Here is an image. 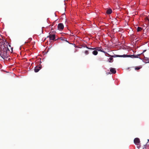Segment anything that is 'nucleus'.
<instances>
[{"mask_svg": "<svg viewBox=\"0 0 149 149\" xmlns=\"http://www.w3.org/2000/svg\"><path fill=\"white\" fill-rule=\"evenodd\" d=\"M140 140L139 138H136L134 139V143L137 145V147L139 148L141 147V145H140Z\"/></svg>", "mask_w": 149, "mask_h": 149, "instance_id": "nucleus-1", "label": "nucleus"}, {"mask_svg": "<svg viewBox=\"0 0 149 149\" xmlns=\"http://www.w3.org/2000/svg\"><path fill=\"white\" fill-rule=\"evenodd\" d=\"M0 55L1 57L3 59L7 58L8 57V56L7 54V53L5 51L1 52L0 54Z\"/></svg>", "mask_w": 149, "mask_h": 149, "instance_id": "nucleus-2", "label": "nucleus"}, {"mask_svg": "<svg viewBox=\"0 0 149 149\" xmlns=\"http://www.w3.org/2000/svg\"><path fill=\"white\" fill-rule=\"evenodd\" d=\"M49 34V36H48L47 38L49 37L50 40H54L55 39V34H51L50 33Z\"/></svg>", "mask_w": 149, "mask_h": 149, "instance_id": "nucleus-3", "label": "nucleus"}, {"mask_svg": "<svg viewBox=\"0 0 149 149\" xmlns=\"http://www.w3.org/2000/svg\"><path fill=\"white\" fill-rule=\"evenodd\" d=\"M41 65H39L38 66H36V67L34 69V71L36 72H38L40 70L41 68Z\"/></svg>", "mask_w": 149, "mask_h": 149, "instance_id": "nucleus-4", "label": "nucleus"}, {"mask_svg": "<svg viewBox=\"0 0 149 149\" xmlns=\"http://www.w3.org/2000/svg\"><path fill=\"white\" fill-rule=\"evenodd\" d=\"M58 28L59 30L63 29L64 28L63 24L62 23H59L58 25Z\"/></svg>", "mask_w": 149, "mask_h": 149, "instance_id": "nucleus-5", "label": "nucleus"}, {"mask_svg": "<svg viewBox=\"0 0 149 149\" xmlns=\"http://www.w3.org/2000/svg\"><path fill=\"white\" fill-rule=\"evenodd\" d=\"M140 54H138L136 55H130V57L133 58H139V57L140 56Z\"/></svg>", "mask_w": 149, "mask_h": 149, "instance_id": "nucleus-6", "label": "nucleus"}, {"mask_svg": "<svg viewBox=\"0 0 149 149\" xmlns=\"http://www.w3.org/2000/svg\"><path fill=\"white\" fill-rule=\"evenodd\" d=\"M110 72L113 74H115L116 72V71L114 68H111L110 69Z\"/></svg>", "mask_w": 149, "mask_h": 149, "instance_id": "nucleus-7", "label": "nucleus"}, {"mask_svg": "<svg viewBox=\"0 0 149 149\" xmlns=\"http://www.w3.org/2000/svg\"><path fill=\"white\" fill-rule=\"evenodd\" d=\"M109 56H111L112 57H122V55H114Z\"/></svg>", "mask_w": 149, "mask_h": 149, "instance_id": "nucleus-8", "label": "nucleus"}, {"mask_svg": "<svg viewBox=\"0 0 149 149\" xmlns=\"http://www.w3.org/2000/svg\"><path fill=\"white\" fill-rule=\"evenodd\" d=\"M112 12V10L111 9H109L107 10L106 13L108 14H111Z\"/></svg>", "mask_w": 149, "mask_h": 149, "instance_id": "nucleus-9", "label": "nucleus"}, {"mask_svg": "<svg viewBox=\"0 0 149 149\" xmlns=\"http://www.w3.org/2000/svg\"><path fill=\"white\" fill-rule=\"evenodd\" d=\"M144 62L146 63H149V62H149L148 58H145L144 59Z\"/></svg>", "mask_w": 149, "mask_h": 149, "instance_id": "nucleus-10", "label": "nucleus"}, {"mask_svg": "<svg viewBox=\"0 0 149 149\" xmlns=\"http://www.w3.org/2000/svg\"><path fill=\"white\" fill-rule=\"evenodd\" d=\"M92 53L93 55H96L97 54L98 52L96 50L93 51L92 52Z\"/></svg>", "mask_w": 149, "mask_h": 149, "instance_id": "nucleus-11", "label": "nucleus"}, {"mask_svg": "<svg viewBox=\"0 0 149 149\" xmlns=\"http://www.w3.org/2000/svg\"><path fill=\"white\" fill-rule=\"evenodd\" d=\"M113 61V58L112 57H111L109 59V62L112 63Z\"/></svg>", "mask_w": 149, "mask_h": 149, "instance_id": "nucleus-12", "label": "nucleus"}, {"mask_svg": "<svg viewBox=\"0 0 149 149\" xmlns=\"http://www.w3.org/2000/svg\"><path fill=\"white\" fill-rule=\"evenodd\" d=\"M96 50L97 51H100L101 52H102V50H103L100 49V48L99 47L96 48Z\"/></svg>", "mask_w": 149, "mask_h": 149, "instance_id": "nucleus-13", "label": "nucleus"}, {"mask_svg": "<svg viewBox=\"0 0 149 149\" xmlns=\"http://www.w3.org/2000/svg\"><path fill=\"white\" fill-rule=\"evenodd\" d=\"M130 55H122V57H130Z\"/></svg>", "mask_w": 149, "mask_h": 149, "instance_id": "nucleus-14", "label": "nucleus"}, {"mask_svg": "<svg viewBox=\"0 0 149 149\" xmlns=\"http://www.w3.org/2000/svg\"><path fill=\"white\" fill-rule=\"evenodd\" d=\"M142 29V28L141 27H138L137 28V31H141Z\"/></svg>", "mask_w": 149, "mask_h": 149, "instance_id": "nucleus-15", "label": "nucleus"}, {"mask_svg": "<svg viewBox=\"0 0 149 149\" xmlns=\"http://www.w3.org/2000/svg\"><path fill=\"white\" fill-rule=\"evenodd\" d=\"M148 146H147L146 145H144L143 147V149H146L148 147Z\"/></svg>", "mask_w": 149, "mask_h": 149, "instance_id": "nucleus-16", "label": "nucleus"}, {"mask_svg": "<svg viewBox=\"0 0 149 149\" xmlns=\"http://www.w3.org/2000/svg\"><path fill=\"white\" fill-rule=\"evenodd\" d=\"M86 47L88 49H90L91 50L96 49V48H90L88 47L87 46H86Z\"/></svg>", "mask_w": 149, "mask_h": 149, "instance_id": "nucleus-17", "label": "nucleus"}, {"mask_svg": "<svg viewBox=\"0 0 149 149\" xmlns=\"http://www.w3.org/2000/svg\"><path fill=\"white\" fill-rule=\"evenodd\" d=\"M144 19L146 20H148V22H149V18L148 17H146Z\"/></svg>", "mask_w": 149, "mask_h": 149, "instance_id": "nucleus-18", "label": "nucleus"}, {"mask_svg": "<svg viewBox=\"0 0 149 149\" xmlns=\"http://www.w3.org/2000/svg\"><path fill=\"white\" fill-rule=\"evenodd\" d=\"M61 40H65V38L63 37L59 38Z\"/></svg>", "mask_w": 149, "mask_h": 149, "instance_id": "nucleus-19", "label": "nucleus"}, {"mask_svg": "<svg viewBox=\"0 0 149 149\" xmlns=\"http://www.w3.org/2000/svg\"><path fill=\"white\" fill-rule=\"evenodd\" d=\"M85 53V54L86 55H87L89 53H88V52L87 51V50H86L85 51V52H84Z\"/></svg>", "mask_w": 149, "mask_h": 149, "instance_id": "nucleus-20", "label": "nucleus"}, {"mask_svg": "<svg viewBox=\"0 0 149 149\" xmlns=\"http://www.w3.org/2000/svg\"><path fill=\"white\" fill-rule=\"evenodd\" d=\"M102 52H104L105 54H106L107 55H109V56H110V55H109V54H108L107 52H105L104 51H103V50H102Z\"/></svg>", "mask_w": 149, "mask_h": 149, "instance_id": "nucleus-21", "label": "nucleus"}, {"mask_svg": "<svg viewBox=\"0 0 149 149\" xmlns=\"http://www.w3.org/2000/svg\"><path fill=\"white\" fill-rule=\"evenodd\" d=\"M140 68H141L140 67H137L135 68V69L136 70H139Z\"/></svg>", "mask_w": 149, "mask_h": 149, "instance_id": "nucleus-22", "label": "nucleus"}, {"mask_svg": "<svg viewBox=\"0 0 149 149\" xmlns=\"http://www.w3.org/2000/svg\"><path fill=\"white\" fill-rule=\"evenodd\" d=\"M148 141L147 142V144H148V145H149V140H148Z\"/></svg>", "mask_w": 149, "mask_h": 149, "instance_id": "nucleus-23", "label": "nucleus"}, {"mask_svg": "<svg viewBox=\"0 0 149 149\" xmlns=\"http://www.w3.org/2000/svg\"><path fill=\"white\" fill-rule=\"evenodd\" d=\"M64 41H65L66 42H68L66 39H65Z\"/></svg>", "mask_w": 149, "mask_h": 149, "instance_id": "nucleus-24", "label": "nucleus"}, {"mask_svg": "<svg viewBox=\"0 0 149 149\" xmlns=\"http://www.w3.org/2000/svg\"><path fill=\"white\" fill-rule=\"evenodd\" d=\"M146 51V50H144V51H143V53H144V52H145Z\"/></svg>", "mask_w": 149, "mask_h": 149, "instance_id": "nucleus-25", "label": "nucleus"}, {"mask_svg": "<svg viewBox=\"0 0 149 149\" xmlns=\"http://www.w3.org/2000/svg\"><path fill=\"white\" fill-rule=\"evenodd\" d=\"M58 38L57 39L55 40H59V39H60V38Z\"/></svg>", "mask_w": 149, "mask_h": 149, "instance_id": "nucleus-26", "label": "nucleus"}, {"mask_svg": "<svg viewBox=\"0 0 149 149\" xmlns=\"http://www.w3.org/2000/svg\"><path fill=\"white\" fill-rule=\"evenodd\" d=\"M148 59L149 62H149V58H148Z\"/></svg>", "mask_w": 149, "mask_h": 149, "instance_id": "nucleus-27", "label": "nucleus"}, {"mask_svg": "<svg viewBox=\"0 0 149 149\" xmlns=\"http://www.w3.org/2000/svg\"><path fill=\"white\" fill-rule=\"evenodd\" d=\"M9 51V49L8 48L7 49Z\"/></svg>", "mask_w": 149, "mask_h": 149, "instance_id": "nucleus-28", "label": "nucleus"}, {"mask_svg": "<svg viewBox=\"0 0 149 149\" xmlns=\"http://www.w3.org/2000/svg\"><path fill=\"white\" fill-rule=\"evenodd\" d=\"M76 50L75 51H74V52H76Z\"/></svg>", "mask_w": 149, "mask_h": 149, "instance_id": "nucleus-29", "label": "nucleus"}, {"mask_svg": "<svg viewBox=\"0 0 149 149\" xmlns=\"http://www.w3.org/2000/svg\"><path fill=\"white\" fill-rule=\"evenodd\" d=\"M9 46L10 47V45H9Z\"/></svg>", "mask_w": 149, "mask_h": 149, "instance_id": "nucleus-30", "label": "nucleus"}]
</instances>
